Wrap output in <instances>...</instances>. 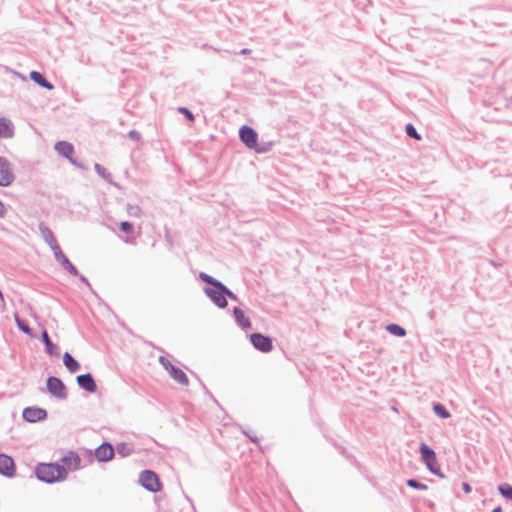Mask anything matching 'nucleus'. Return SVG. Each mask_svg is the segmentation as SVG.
Segmentation results:
<instances>
[{
    "instance_id": "obj_1",
    "label": "nucleus",
    "mask_w": 512,
    "mask_h": 512,
    "mask_svg": "<svg viewBox=\"0 0 512 512\" xmlns=\"http://www.w3.org/2000/svg\"><path fill=\"white\" fill-rule=\"evenodd\" d=\"M199 278L205 283L209 284L210 287H204L203 292L205 295L219 308L227 307V300L225 299L224 289L225 285L214 277L208 275L205 272L199 273Z\"/></svg>"
},
{
    "instance_id": "obj_2",
    "label": "nucleus",
    "mask_w": 512,
    "mask_h": 512,
    "mask_svg": "<svg viewBox=\"0 0 512 512\" xmlns=\"http://www.w3.org/2000/svg\"><path fill=\"white\" fill-rule=\"evenodd\" d=\"M37 478L46 483L65 481L68 472L65 467L58 463H40L35 468Z\"/></svg>"
},
{
    "instance_id": "obj_3",
    "label": "nucleus",
    "mask_w": 512,
    "mask_h": 512,
    "mask_svg": "<svg viewBox=\"0 0 512 512\" xmlns=\"http://www.w3.org/2000/svg\"><path fill=\"white\" fill-rule=\"evenodd\" d=\"M419 450L421 453V458L428 470L434 475L442 476L434 450L428 447L425 443L420 444Z\"/></svg>"
},
{
    "instance_id": "obj_4",
    "label": "nucleus",
    "mask_w": 512,
    "mask_h": 512,
    "mask_svg": "<svg viewBox=\"0 0 512 512\" xmlns=\"http://www.w3.org/2000/svg\"><path fill=\"white\" fill-rule=\"evenodd\" d=\"M140 484L150 492H158L161 490V483L157 474L151 470H144L139 476Z\"/></svg>"
},
{
    "instance_id": "obj_5",
    "label": "nucleus",
    "mask_w": 512,
    "mask_h": 512,
    "mask_svg": "<svg viewBox=\"0 0 512 512\" xmlns=\"http://www.w3.org/2000/svg\"><path fill=\"white\" fill-rule=\"evenodd\" d=\"M240 140L249 148L254 149L258 153H262L265 150L257 147V133L255 130L247 125H244L239 130Z\"/></svg>"
},
{
    "instance_id": "obj_6",
    "label": "nucleus",
    "mask_w": 512,
    "mask_h": 512,
    "mask_svg": "<svg viewBox=\"0 0 512 512\" xmlns=\"http://www.w3.org/2000/svg\"><path fill=\"white\" fill-rule=\"evenodd\" d=\"M14 180L15 175L10 162L5 157L0 156V186L8 187Z\"/></svg>"
},
{
    "instance_id": "obj_7",
    "label": "nucleus",
    "mask_w": 512,
    "mask_h": 512,
    "mask_svg": "<svg viewBox=\"0 0 512 512\" xmlns=\"http://www.w3.org/2000/svg\"><path fill=\"white\" fill-rule=\"evenodd\" d=\"M47 390L55 398L62 400L67 398V389L64 383L57 377L51 376L47 379Z\"/></svg>"
},
{
    "instance_id": "obj_8",
    "label": "nucleus",
    "mask_w": 512,
    "mask_h": 512,
    "mask_svg": "<svg viewBox=\"0 0 512 512\" xmlns=\"http://www.w3.org/2000/svg\"><path fill=\"white\" fill-rule=\"evenodd\" d=\"M250 341L255 349L263 353H268L273 348L272 339L260 333L251 334Z\"/></svg>"
},
{
    "instance_id": "obj_9",
    "label": "nucleus",
    "mask_w": 512,
    "mask_h": 512,
    "mask_svg": "<svg viewBox=\"0 0 512 512\" xmlns=\"http://www.w3.org/2000/svg\"><path fill=\"white\" fill-rule=\"evenodd\" d=\"M61 466L65 467L68 471H76L81 468V458L74 451L67 452L61 459Z\"/></svg>"
},
{
    "instance_id": "obj_10",
    "label": "nucleus",
    "mask_w": 512,
    "mask_h": 512,
    "mask_svg": "<svg viewBox=\"0 0 512 512\" xmlns=\"http://www.w3.org/2000/svg\"><path fill=\"white\" fill-rule=\"evenodd\" d=\"M22 416L25 421L35 423L46 419V410L38 407H27L23 410Z\"/></svg>"
},
{
    "instance_id": "obj_11",
    "label": "nucleus",
    "mask_w": 512,
    "mask_h": 512,
    "mask_svg": "<svg viewBox=\"0 0 512 512\" xmlns=\"http://www.w3.org/2000/svg\"><path fill=\"white\" fill-rule=\"evenodd\" d=\"M54 149L59 155L67 158L71 164L77 167H82L74 158H72V154L74 152V147L72 144L66 141H59L55 144Z\"/></svg>"
},
{
    "instance_id": "obj_12",
    "label": "nucleus",
    "mask_w": 512,
    "mask_h": 512,
    "mask_svg": "<svg viewBox=\"0 0 512 512\" xmlns=\"http://www.w3.org/2000/svg\"><path fill=\"white\" fill-rule=\"evenodd\" d=\"M114 456V448L111 444L105 442L101 444L96 450H95V458L99 462H106L113 458Z\"/></svg>"
},
{
    "instance_id": "obj_13",
    "label": "nucleus",
    "mask_w": 512,
    "mask_h": 512,
    "mask_svg": "<svg viewBox=\"0 0 512 512\" xmlns=\"http://www.w3.org/2000/svg\"><path fill=\"white\" fill-rule=\"evenodd\" d=\"M0 474L12 477L15 474V465L11 457L0 454Z\"/></svg>"
},
{
    "instance_id": "obj_14",
    "label": "nucleus",
    "mask_w": 512,
    "mask_h": 512,
    "mask_svg": "<svg viewBox=\"0 0 512 512\" xmlns=\"http://www.w3.org/2000/svg\"><path fill=\"white\" fill-rule=\"evenodd\" d=\"M15 134L13 122L6 117H0V138L11 139Z\"/></svg>"
},
{
    "instance_id": "obj_15",
    "label": "nucleus",
    "mask_w": 512,
    "mask_h": 512,
    "mask_svg": "<svg viewBox=\"0 0 512 512\" xmlns=\"http://www.w3.org/2000/svg\"><path fill=\"white\" fill-rule=\"evenodd\" d=\"M78 385L87 392L94 393L97 385L90 373L82 374L76 378Z\"/></svg>"
},
{
    "instance_id": "obj_16",
    "label": "nucleus",
    "mask_w": 512,
    "mask_h": 512,
    "mask_svg": "<svg viewBox=\"0 0 512 512\" xmlns=\"http://www.w3.org/2000/svg\"><path fill=\"white\" fill-rule=\"evenodd\" d=\"M63 363L70 373H75L81 368L79 362L68 352H65L63 355Z\"/></svg>"
},
{
    "instance_id": "obj_17",
    "label": "nucleus",
    "mask_w": 512,
    "mask_h": 512,
    "mask_svg": "<svg viewBox=\"0 0 512 512\" xmlns=\"http://www.w3.org/2000/svg\"><path fill=\"white\" fill-rule=\"evenodd\" d=\"M169 375L179 384L187 386L189 384V380L187 375L178 367H171V371L168 372Z\"/></svg>"
},
{
    "instance_id": "obj_18",
    "label": "nucleus",
    "mask_w": 512,
    "mask_h": 512,
    "mask_svg": "<svg viewBox=\"0 0 512 512\" xmlns=\"http://www.w3.org/2000/svg\"><path fill=\"white\" fill-rule=\"evenodd\" d=\"M39 231H40V234H41L44 242L49 247H51L52 245L57 243V241L53 235V232L47 226H45L43 223H40Z\"/></svg>"
},
{
    "instance_id": "obj_19",
    "label": "nucleus",
    "mask_w": 512,
    "mask_h": 512,
    "mask_svg": "<svg viewBox=\"0 0 512 512\" xmlns=\"http://www.w3.org/2000/svg\"><path fill=\"white\" fill-rule=\"evenodd\" d=\"M233 314L237 324L243 329L251 328V322L245 317L244 312L240 308H234Z\"/></svg>"
},
{
    "instance_id": "obj_20",
    "label": "nucleus",
    "mask_w": 512,
    "mask_h": 512,
    "mask_svg": "<svg viewBox=\"0 0 512 512\" xmlns=\"http://www.w3.org/2000/svg\"><path fill=\"white\" fill-rule=\"evenodd\" d=\"M30 78L35 83H37L41 87H44V88H46L48 90H52L54 88V86L50 82H48L41 73H39L37 71H32L30 73Z\"/></svg>"
},
{
    "instance_id": "obj_21",
    "label": "nucleus",
    "mask_w": 512,
    "mask_h": 512,
    "mask_svg": "<svg viewBox=\"0 0 512 512\" xmlns=\"http://www.w3.org/2000/svg\"><path fill=\"white\" fill-rule=\"evenodd\" d=\"M42 340L45 344V347H46V351L48 354L50 355H55L57 356L59 354L58 352V348L57 346L50 340L49 336H48V333L44 330L42 332Z\"/></svg>"
},
{
    "instance_id": "obj_22",
    "label": "nucleus",
    "mask_w": 512,
    "mask_h": 512,
    "mask_svg": "<svg viewBox=\"0 0 512 512\" xmlns=\"http://www.w3.org/2000/svg\"><path fill=\"white\" fill-rule=\"evenodd\" d=\"M116 452L117 454L121 455L122 457H126L132 454L133 448L130 444L127 443H119L116 446Z\"/></svg>"
},
{
    "instance_id": "obj_23",
    "label": "nucleus",
    "mask_w": 512,
    "mask_h": 512,
    "mask_svg": "<svg viewBox=\"0 0 512 512\" xmlns=\"http://www.w3.org/2000/svg\"><path fill=\"white\" fill-rule=\"evenodd\" d=\"M386 330L397 337H404L406 335V331L404 328L399 326L398 324H389L386 326Z\"/></svg>"
},
{
    "instance_id": "obj_24",
    "label": "nucleus",
    "mask_w": 512,
    "mask_h": 512,
    "mask_svg": "<svg viewBox=\"0 0 512 512\" xmlns=\"http://www.w3.org/2000/svg\"><path fill=\"white\" fill-rule=\"evenodd\" d=\"M61 266L67 270L70 274L74 276H78V270L76 267L69 261V259L65 256L63 259L59 261Z\"/></svg>"
},
{
    "instance_id": "obj_25",
    "label": "nucleus",
    "mask_w": 512,
    "mask_h": 512,
    "mask_svg": "<svg viewBox=\"0 0 512 512\" xmlns=\"http://www.w3.org/2000/svg\"><path fill=\"white\" fill-rule=\"evenodd\" d=\"M433 411L435 412V414L437 416H439L440 418H443V419H447L451 416L450 413L446 410V408L442 404H435L433 406Z\"/></svg>"
},
{
    "instance_id": "obj_26",
    "label": "nucleus",
    "mask_w": 512,
    "mask_h": 512,
    "mask_svg": "<svg viewBox=\"0 0 512 512\" xmlns=\"http://www.w3.org/2000/svg\"><path fill=\"white\" fill-rule=\"evenodd\" d=\"M94 169H95L96 173L100 177H102L103 179L107 180L108 182H112L111 174L103 166H101L100 164L96 163L94 165Z\"/></svg>"
},
{
    "instance_id": "obj_27",
    "label": "nucleus",
    "mask_w": 512,
    "mask_h": 512,
    "mask_svg": "<svg viewBox=\"0 0 512 512\" xmlns=\"http://www.w3.org/2000/svg\"><path fill=\"white\" fill-rule=\"evenodd\" d=\"M126 210L128 215L131 217L139 218L142 215V210L138 205L127 204Z\"/></svg>"
},
{
    "instance_id": "obj_28",
    "label": "nucleus",
    "mask_w": 512,
    "mask_h": 512,
    "mask_svg": "<svg viewBox=\"0 0 512 512\" xmlns=\"http://www.w3.org/2000/svg\"><path fill=\"white\" fill-rule=\"evenodd\" d=\"M15 322L18 326V328L25 334L27 335H30L32 336V330L30 329V327L25 324L20 318L18 315H15Z\"/></svg>"
},
{
    "instance_id": "obj_29",
    "label": "nucleus",
    "mask_w": 512,
    "mask_h": 512,
    "mask_svg": "<svg viewBox=\"0 0 512 512\" xmlns=\"http://www.w3.org/2000/svg\"><path fill=\"white\" fill-rule=\"evenodd\" d=\"M498 490L504 498L512 499V486L508 484L500 485Z\"/></svg>"
},
{
    "instance_id": "obj_30",
    "label": "nucleus",
    "mask_w": 512,
    "mask_h": 512,
    "mask_svg": "<svg viewBox=\"0 0 512 512\" xmlns=\"http://www.w3.org/2000/svg\"><path fill=\"white\" fill-rule=\"evenodd\" d=\"M405 131L409 137L414 138L416 140L421 139L420 134L417 132L416 128L412 124H407L405 127Z\"/></svg>"
},
{
    "instance_id": "obj_31",
    "label": "nucleus",
    "mask_w": 512,
    "mask_h": 512,
    "mask_svg": "<svg viewBox=\"0 0 512 512\" xmlns=\"http://www.w3.org/2000/svg\"><path fill=\"white\" fill-rule=\"evenodd\" d=\"M50 248L54 254L55 259L58 262L65 257L64 253L62 252L60 246L57 243L52 245Z\"/></svg>"
},
{
    "instance_id": "obj_32",
    "label": "nucleus",
    "mask_w": 512,
    "mask_h": 512,
    "mask_svg": "<svg viewBox=\"0 0 512 512\" xmlns=\"http://www.w3.org/2000/svg\"><path fill=\"white\" fill-rule=\"evenodd\" d=\"M407 485L409 487H412V488H415V489H418V490H426L427 489V485H425L423 483H420V482H418L417 480H414V479H409L407 481Z\"/></svg>"
},
{
    "instance_id": "obj_33",
    "label": "nucleus",
    "mask_w": 512,
    "mask_h": 512,
    "mask_svg": "<svg viewBox=\"0 0 512 512\" xmlns=\"http://www.w3.org/2000/svg\"><path fill=\"white\" fill-rule=\"evenodd\" d=\"M159 362L161 363V365L163 366V368L167 371V372H170L171 371V367H175L166 357L164 356H160L159 357Z\"/></svg>"
},
{
    "instance_id": "obj_34",
    "label": "nucleus",
    "mask_w": 512,
    "mask_h": 512,
    "mask_svg": "<svg viewBox=\"0 0 512 512\" xmlns=\"http://www.w3.org/2000/svg\"><path fill=\"white\" fill-rule=\"evenodd\" d=\"M120 229L126 234H131L133 232L132 224H130L127 221H123L120 223Z\"/></svg>"
},
{
    "instance_id": "obj_35",
    "label": "nucleus",
    "mask_w": 512,
    "mask_h": 512,
    "mask_svg": "<svg viewBox=\"0 0 512 512\" xmlns=\"http://www.w3.org/2000/svg\"><path fill=\"white\" fill-rule=\"evenodd\" d=\"M178 111L181 114H183L189 121H194V115L187 108L180 107V108H178Z\"/></svg>"
},
{
    "instance_id": "obj_36",
    "label": "nucleus",
    "mask_w": 512,
    "mask_h": 512,
    "mask_svg": "<svg viewBox=\"0 0 512 512\" xmlns=\"http://www.w3.org/2000/svg\"><path fill=\"white\" fill-rule=\"evenodd\" d=\"M223 289L226 300L229 298L232 301H237V296L231 290H229L226 286L223 287Z\"/></svg>"
},
{
    "instance_id": "obj_37",
    "label": "nucleus",
    "mask_w": 512,
    "mask_h": 512,
    "mask_svg": "<svg viewBox=\"0 0 512 512\" xmlns=\"http://www.w3.org/2000/svg\"><path fill=\"white\" fill-rule=\"evenodd\" d=\"M128 137H129L131 140L138 141V140H140L141 135H140V133H139L138 131H136V130H131V131H129V133H128Z\"/></svg>"
},
{
    "instance_id": "obj_38",
    "label": "nucleus",
    "mask_w": 512,
    "mask_h": 512,
    "mask_svg": "<svg viewBox=\"0 0 512 512\" xmlns=\"http://www.w3.org/2000/svg\"><path fill=\"white\" fill-rule=\"evenodd\" d=\"M6 213H7V210H6L3 202L0 200V217L1 218L5 217Z\"/></svg>"
},
{
    "instance_id": "obj_39",
    "label": "nucleus",
    "mask_w": 512,
    "mask_h": 512,
    "mask_svg": "<svg viewBox=\"0 0 512 512\" xmlns=\"http://www.w3.org/2000/svg\"><path fill=\"white\" fill-rule=\"evenodd\" d=\"M462 488L465 493H470L472 490L471 486L466 482L462 483Z\"/></svg>"
},
{
    "instance_id": "obj_40",
    "label": "nucleus",
    "mask_w": 512,
    "mask_h": 512,
    "mask_svg": "<svg viewBox=\"0 0 512 512\" xmlns=\"http://www.w3.org/2000/svg\"><path fill=\"white\" fill-rule=\"evenodd\" d=\"M78 276H79L80 280H81L83 283H85L87 286H89V287H90V283H89L88 279H87L85 276H83V275H79V274H78Z\"/></svg>"
},
{
    "instance_id": "obj_41",
    "label": "nucleus",
    "mask_w": 512,
    "mask_h": 512,
    "mask_svg": "<svg viewBox=\"0 0 512 512\" xmlns=\"http://www.w3.org/2000/svg\"><path fill=\"white\" fill-rule=\"evenodd\" d=\"M249 52H250V50H249V49H247V48H244V49H242V50L240 51V53H241V54H243V55L248 54Z\"/></svg>"
},
{
    "instance_id": "obj_42",
    "label": "nucleus",
    "mask_w": 512,
    "mask_h": 512,
    "mask_svg": "<svg viewBox=\"0 0 512 512\" xmlns=\"http://www.w3.org/2000/svg\"><path fill=\"white\" fill-rule=\"evenodd\" d=\"M492 512H502V509H501V507H496L493 509Z\"/></svg>"
}]
</instances>
